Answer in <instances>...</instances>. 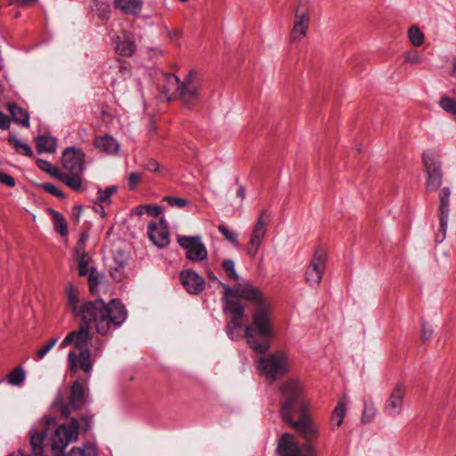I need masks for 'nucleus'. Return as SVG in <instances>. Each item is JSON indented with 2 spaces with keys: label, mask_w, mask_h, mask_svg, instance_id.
I'll return each instance as SVG.
<instances>
[{
  "label": "nucleus",
  "mask_w": 456,
  "mask_h": 456,
  "mask_svg": "<svg viewBox=\"0 0 456 456\" xmlns=\"http://www.w3.org/2000/svg\"><path fill=\"white\" fill-rule=\"evenodd\" d=\"M222 285L224 289L225 306L224 310L231 314V320L226 325L228 337L232 339L239 337L245 315L244 306L234 297L252 302L256 305V310L252 314V324L245 326V338L254 352L265 354L270 348L271 339L274 337L271 317V301L265 298L260 289L249 282L238 283L233 288L225 284Z\"/></svg>",
  "instance_id": "obj_1"
},
{
  "label": "nucleus",
  "mask_w": 456,
  "mask_h": 456,
  "mask_svg": "<svg viewBox=\"0 0 456 456\" xmlns=\"http://www.w3.org/2000/svg\"><path fill=\"white\" fill-rule=\"evenodd\" d=\"M66 296L73 314L83 322H94L96 331L102 336L109 335L126 319V308L118 300L108 304L102 300L87 301L79 305V290L70 282L66 286Z\"/></svg>",
  "instance_id": "obj_2"
},
{
  "label": "nucleus",
  "mask_w": 456,
  "mask_h": 456,
  "mask_svg": "<svg viewBox=\"0 0 456 456\" xmlns=\"http://www.w3.org/2000/svg\"><path fill=\"white\" fill-rule=\"evenodd\" d=\"M29 434L34 455H43L46 441L53 456H61L66 447L78 438L77 419L72 418L69 425H58L55 418L46 417Z\"/></svg>",
  "instance_id": "obj_3"
},
{
  "label": "nucleus",
  "mask_w": 456,
  "mask_h": 456,
  "mask_svg": "<svg viewBox=\"0 0 456 456\" xmlns=\"http://www.w3.org/2000/svg\"><path fill=\"white\" fill-rule=\"evenodd\" d=\"M289 426L305 440V444L300 447L294 436L284 433L278 443L279 456H314L315 449L312 442L318 438L319 429L309 412L300 415L299 419Z\"/></svg>",
  "instance_id": "obj_4"
},
{
  "label": "nucleus",
  "mask_w": 456,
  "mask_h": 456,
  "mask_svg": "<svg viewBox=\"0 0 456 456\" xmlns=\"http://www.w3.org/2000/svg\"><path fill=\"white\" fill-rule=\"evenodd\" d=\"M304 388L298 380L291 379L281 387V402L280 414L284 422L291 425L300 415L310 411L309 403L304 399Z\"/></svg>",
  "instance_id": "obj_5"
},
{
  "label": "nucleus",
  "mask_w": 456,
  "mask_h": 456,
  "mask_svg": "<svg viewBox=\"0 0 456 456\" xmlns=\"http://www.w3.org/2000/svg\"><path fill=\"white\" fill-rule=\"evenodd\" d=\"M62 166L65 171L56 177L75 191L83 190L82 174L85 170L86 155L81 149L69 147L62 153Z\"/></svg>",
  "instance_id": "obj_6"
},
{
  "label": "nucleus",
  "mask_w": 456,
  "mask_h": 456,
  "mask_svg": "<svg viewBox=\"0 0 456 456\" xmlns=\"http://www.w3.org/2000/svg\"><path fill=\"white\" fill-rule=\"evenodd\" d=\"M103 345L102 340L97 339L94 345L93 353L89 350L76 351L70 349L67 357L68 369L70 373L76 374L78 371H83L86 375L90 376L94 367L93 357H98L102 354Z\"/></svg>",
  "instance_id": "obj_7"
},
{
  "label": "nucleus",
  "mask_w": 456,
  "mask_h": 456,
  "mask_svg": "<svg viewBox=\"0 0 456 456\" xmlns=\"http://www.w3.org/2000/svg\"><path fill=\"white\" fill-rule=\"evenodd\" d=\"M258 369L270 382H273L288 371L287 355L283 352H276L268 356L260 357Z\"/></svg>",
  "instance_id": "obj_8"
},
{
  "label": "nucleus",
  "mask_w": 456,
  "mask_h": 456,
  "mask_svg": "<svg viewBox=\"0 0 456 456\" xmlns=\"http://www.w3.org/2000/svg\"><path fill=\"white\" fill-rule=\"evenodd\" d=\"M89 402V389L86 384H82L77 380L70 386L69 403H65L61 398H59L55 404L60 407L61 416L67 418L70 414V408L78 411Z\"/></svg>",
  "instance_id": "obj_9"
},
{
  "label": "nucleus",
  "mask_w": 456,
  "mask_h": 456,
  "mask_svg": "<svg viewBox=\"0 0 456 456\" xmlns=\"http://www.w3.org/2000/svg\"><path fill=\"white\" fill-rule=\"evenodd\" d=\"M327 251L324 248H318L305 268L304 280L311 288L316 289L320 286L326 269Z\"/></svg>",
  "instance_id": "obj_10"
},
{
  "label": "nucleus",
  "mask_w": 456,
  "mask_h": 456,
  "mask_svg": "<svg viewBox=\"0 0 456 456\" xmlns=\"http://www.w3.org/2000/svg\"><path fill=\"white\" fill-rule=\"evenodd\" d=\"M200 81L194 71H190L182 80L177 99L188 108L194 105L200 100Z\"/></svg>",
  "instance_id": "obj_11"
},
{
  "label": "nucleus",
  "mask_w": 456,
  "mask_h": 456,
  "mask_svg": "<svg viewBox=\"0 0 456 456\" xmlns=\"http://www.w3.org/2000/svg\"><path fill=\"white\" fill-rule=\"evenodd\" d=\"M94 322H83L77 330L69 331L60 344V349L73 346L76 351L89 350L88 342L91 338L89 324Z\"/></svg>",
  "instance_id": "obj_12"
},
{
  "label": "nucleus",
  "mask_w": 456,
  "mask_h": 456,
  "mask_svg": "<svg viewBox=\"0 0 456 456\" xmlns=\"http://www.w3.org/2000/svg\"><path fill=\"white\" fill-rule=\"evenodd\" d=\"M422 159L427 173V190L436 191L442 184L441 163L432 152H424Z\"/></svg>",
  "instance_id": "obj_13"
},
{
  "label": "nucleus",
  "mask_w": 456,
  "mask_h": 456,
  "mask_svg": "<svg viewBox=\"0 0 456 456\" xmlns=\"http://www.w3.org/2000/svg\"><path fill=\"white\" fill-rule=\"evenodd\" d=\"M177 242L186 250V257L191 261L200 262L208 256V250L200 236L178 235Z\"/></svg>",
  "instance_id": "obj_14"
},
{
  "label": "nucleus",
  "mask_w": 456,
  "mask_h": 456,
  "mask_svg": "<svg viewBox=\"0 0 456 456\" xmlns=\"http://www.w3.org/2000/svg\"><path fill=\"white\" fill-rule=\"evenodd\" d=\"M406 395V387L403 382H398L392 389L388 398L384 403L383 411L389 417L400 415L403 407Z\"/></svg>",
  "instance_id": "obj_15"
},
{
  "label": "nucleus",
  "mask_w": 456,
  "mask_h": 456,
  "mask_svg": "<svg viewBox=\"0 0 456 456\" xmlns=\"http://www.w3.org/2000/svg\"><path fill=\"white\" fill-rule=\"evenodd\" d=\"M265 211H261L255 225L253 226L251 236L249 239V246L247 249L248 255L250 257H255L257 254L258 248L261 246L265 235L267 222L264 219Z\"/></svg>",
  "instance_id": "obj_16"
},
{
  "label": "nucleus",
  "mask_w": 456,
  "mask_h": 456,
  "mask_svg": "<svg viewBox=\"0 0 456 456\" xmlns=\"http://www.w3.org/2000/svg\"><path fill=\"white\" fill-rule=\"evenodd\" d=\"M148 234L150 240L159 248H165L170 242L168 229L163 218L159 222L151 221L149 224Z\"/></svg>",
  "instance_id": "obj_17"
},
{
  "label": "nucleus",
  "mask_w": 456,
  "mask_h": 456,
  "mask_svg": "<svg viewBox=\"0 0 456 456\" xmlns=\"http://www.w3.org/2000/svg\"><path fill=\"white\" fill-rule=\"evenodd\" d=\"M180 276L182 284L190 294H199L203 291L205 281L193 270L183 271Z\"/></svg>",
  "instance_id": "obj_18"
},
{
  "label": "nucleus",
  "mask_w": 456,
  "mask_h": 456,
  "mask_svg": "<svg viewBox=\"0 0 456 456\" xmlns=\"http://www.w3.org/2000/svg\"><path fill=\"white\" fill-rule=\"evenodd\" d=\"M116 52L121 56L131 57L136 49L134 36L128 31H122L116 37Z\"/></svg>",
  "instance_id": "obj_19"
},
{
  "label": "nucleus",
  "mask_w": 456,
  "mask_h": 456,
  "mask_svg": "<svg viewBox=\"0 0 456 456\" xmlns=\"http://www.w3.org/2000/svg\"><path fill=\"white\" fill-rule=\"evenodd\" d=\"M309 28V14L305 12L296 11L293 28L290 33L292 42L299 41L306 36Z\"/></svg>",
  "instance_id": "obj_20"
},
{
  "label": "nucleus",
  "mask_w": 456,
  "mask_h": 456,
  "mask_svg": "<svg viewBox=\"0 0 456 456\" xmlns=\"http://www.w3.org/2000/svg\"><path fill=\"white\" fill-rule=\"evenodd\" d=\"M451 195L450 189L444 187L440 192V230L443 232V238L445 236L446 226L449 216V198Z\"/></svg>",
  "instance_id": "obj_21"
},
{
  "label": "nucleus",
  "mask_w": 456,
  "mask_h": 456,
  "mask_svg": "<svg viewBox=\"0 0 456 456\" xmlns=\"http://www.w3.org/2000/svg\"><path fill=\"white\" fill-rule=\"evenodd\" d=\"M96 149L107 154H115L119 150V143L110 135L96 137L94 140Z\"/></svg>",
  "instance_id": "obj_22"
},
{
  "label": "nucleus",
  "mask_w": 456,
  "mask_h": 456,
  "mask_svg": "<svg viewBox=\"0 0 456 456\" xmlns=\"http://www.w3.org/2000/svg\"><path fill=\"white\" fill-rule=\"evenodd\" d=\"M114 5L126 14L137 15L142 7V0H114Z\"/></svg>",
  "instance_id": "obj_23"
},
{
  "label": "nucleus",
  "mask_w": 456,
  "mask_h": 456,
  "mask_svg": "<svg viewBox=\"0 0 456 456\" xmlns=\"http://www.w3.org/2000/svg\"><path fill=\"white\" fill-rule=\"evenodd\" d=\"M346 412V400L345 397H343L338 402L335 409L332 411V414L330 417L331 429L335 430L342 425Z\"/></svg>",
  "instance_id": "obj_24"
},
{
  "label": "nucleus",
  "mask_w": 456,
  "mask_h": 456,
  "mask_svg": "<svg viewBox=\"0 0 456 456\" xmlns=\"http://www.w3.org/2000/svg\"><path fill=\"white\" fill-rule=\"evenodd\" d=\"M7 109L11 113L12 120L25 127L29 126L28 114L15 103H8Z\"/></svg>",
  "instance_id": "obj_25"
},
{
  "label": "nucleus",
  "mask_w": 456,
  "mask_h": 456,
  "mask_svg": "<svg viewBox=\"0 0 456 456\" xmlns=\"http://www.w3.org/2000/svg\"><path fill=\"white\" fill-rule=\"evenodd\" d=\"M37 150L39 153H53L56 151V140L50 135H40L36 140Z\"/></svg>",
  "instance_id": "obj_26"
},
{
  "label": "nucleus",
  "mask_w": 456,
  "mask_h": 456,
  "mask_svg": "<svg viewBox=\"0 0 456 456\" xmlns=\"http://www.w3.org/2000/svg\"><path fill=\"white\" fill-rule=\"evenodd\" d=\"M182 80L174 74L166 76V83L163 86L169 98H176L180 90Z\"/></svg>",
  "instance_id": "obj_27"
},
{
  "label": "nucleus",
  "mask_w": 456,
  "mask_h": 456,
  "mask_svg": "<svg viewBox=\"0 0 456 456\" xmlns=\"http://www.w3.org/2000/svg\"><path fill=\"white\" fill-rule=\"evenodd\" d=\"M26 379V372L21 366H17L6 376V380L11 386L19 387L23 384Z\"/></svg>",
  "instance_id": "obj_28"
},
{
  "label": "nucleus",
  "mask_w": 456,
  "mask_h": 456,
  "mask_svg": "<svg viewBox=\"0 0 456 456\" xmlns=\"http://www.w3.org/2000/svg\"><path fill=\"white\" fill-rule=\"evenodd\" d=\"M53 221L55 231H57L62 237L68 234V224L65 217L60 212L51 210Z\"/></svg>",
  "instance_id": "obj_29"
},
{
  "label": "nucleus",
  "mask_w": 456,
  "mask_h": 456,
  "mask_svg": "<svg viewBox=\"0 0 456 456\" xmlns=\"http://www.w3.org/2000/svg\"><path fill=\"white\" fill-rule=\"evenodd\" d=\"M8 142L14 147L18 153L28 157H31L33 155L31 148L27 143L21 142L16 135L9 136Z\"/></svg>",
  "instance_id": "obj_30"
},
{
  "label": "nucleus",
  "mask_w": 456,
  "mask_h": 456,
  "mask_svg": "<svg viewBox=\"0 0 456 456\" xmlns=\"http://www.w3.org/2000/svg\"><path fill=\"white\" fill-rule=\"evenodd\" d=\"M61 456H97V450L92 444L84 445L82 448L74 447L65 455L61 452Z\"/></svg>",
  "instance_id": "obj_31"
},
{
  "label": "nucleus",
  "mask_w": 456,
  "mask_h": 456,
  "mask_svg": "<svg viewBox=\"0 0 456 456\" xmlns=\"http://www.w3.org/2000/svg\"><path fill=\"white\" fill-rule=\"evenodd\" d=\"M94 415L90 411L83 413L79 416L77 419V427L78 431L81 430L83 432H87L92 428L94 422Z\"/></svg>",
  "instance_id": "obj_32"
},
{
  "label": "nucleus",
  "mask_w": 456,
  "mask_h": 456,
  "mask_svg": "<svg viewBox=\"0 0 456 456\" xmlns=\"http://www.w3.org/2000/svg\"><path fill=\"white\" fill-rule=\"evenodd\" d=\"M408 35L411 43L414 46L419 47L423 45L425 37L424 33L417 26L411 27L409 28Z\"/></svg>",
  "instance_id": "obj_33"
},
{
  "label": "nucleus",
  "mask_w": 456,
  "mask_h": 456,
  "mask_svg": "<svg viewBox=\"0 0 456 456\" xmlns=\"http://www.w3.org/2000/svg\"><path fill=\"white\" fill-rule=\"evenodd\" d=\"M376 412L377 410L373 401L371 399L364 401L362 420L363 422H370L374 419Z\"/></svg>",
  "instance_id": "obj_34"
},
{
  "label": "nucleus",
  "mask_w": 456,
  "mask_h": 456,
  "mask_svg": "<svg viewBox=\"0 0 456 456\" xmlns=\"http://www.w3.org/2000/svg\"><path fill=\"white\" fill-rule=\"evenodd\" d=\"M118 191L117 186L111 185L105 189L98 190L97 200L100 203L110 204V197L114 195Z\"/></svg>",
  "instance_id": "obj_35"
},
{
  "label": "nucleus",
  "mask_w": 456,
  "mask_h": 456,
  "mask_svg": "<svg viewBox=\"0 0 456 456\" xmlns=\"http://www.w3.org/2000/svg\"><path fill=\"white\" fill-rule=\"evenodd\" d=\"M217 229L221 232V234L225 238V240H227L229 242H231L232 245L236 247L239 245L238 234L234 231L229 229L224 224H219Z\"/></svg>",
  "instance_id": "obj_36"
},
{
  "label": "nucleus",
  "mask_w": 456,
  "mask_h": 456,
  "mask_svg": "<svg viewBox=\"0 0 456 456\" xmlns=\"http://www.w3.org/2000/svg\"><path fill=\"white\" fill-rule=\"evenodd\" d=\"M77 268H78V275L86 276L90 273V269L88 268V265L91 261V257L89 255H83L77 256Z\"/></svg>",
  "instance_id": "obj_37"
},
{
  "label": "nucleus",
  "mask_w": 456,
  "mask_h": 456,
  "mask_svg": "<svg viewBox=\"0 0 456 456\" xmlns=\"http://www.w3.org/2000/svg\"><path fill=\"white\" fill-rule=\"evenodd\" d=\"M439 106L446 112L452 114L456 117V101L450 97H442L439 102Z\"/></svg>",
  "instance_id": "obj_38"
},
{
  "label": "nucleus",
  "mask_w": 456,
  "mask_h": 456,
  "mask_svg": "<svg viewBox=\"0 0 456 456\" xmlns=\"http://www.w3.org/2000/svg\"><path fill=\"white\" fill-rule=\"evenodd\" d=\"M88 239V234L86 232H83L79 238V240L77 242V245L75 247V255L76 256H83V255H88L86 250V242Z\"/></svg>",
  "instance_id": "obj_39"
},
{
  "label": "nucleus",
  "mask_w": 456,
  "mask_h": 456,
  "mask_svg": "<svg viewBox=\"0 0 456 456\" xmlns=\"http://www.w3.org/2000/svg\"><path fill=\"white\" fill-rule=\"evenodd\" d=\"M163 201L167 202L168 205L171 207H175L179 208H183L188 204V200L186 199L172 196H165L163 198Z\"/></svg>",
  "instance_id": "obj_40"
},
{
  "label": "nucleus",
  "mask_w": 456,
  "mask_h": 456,
  "mask_svg": "<svg viewBox=\"0 0 456 456\" xmlns=\"http://www.w3.org/2000/svg\"><path fill=\"white\" fill-rule=\"evenodd\" d=\"M58 338H53L45 346L40 348L36 354L37 360L43 359L50 350L57 344Z\"/></svg>",
  "instance_id": "obj_41"
},
{
  "label": "nucleus",
  "mask_w": 456,
  "mask_h": 456,
  "mask_svg": "<svg viewBox=\"0 0 456 456\" xmlns=\"http://www.w3.org/2000/svg\"><path fill=\"white\" fill-rule=\"evenodd\" d=\"M222 266L229 277L232 278L235 281L239 280V276L235 271L234 262L231 259H225L223 261Z\"/></svg>",
  "instance_id": "obj_42"
},
{
  "label": "nucleus",
  "mask_w": 456,
  "mask_h": 456,
  "mask_svg": "<svg viewBox=\"0 0 456 456\" xmlns=\"http://www.w3.org/2000/svg\"><path fill=\"white\" fill-rule=\"evenodd\" d=\"M88 286L92 294H94L100 282L95 268H91L88 273Z\"/></svg>",
  "instance_id": "obj_43"
},
{
  "label": "nucleus",
  "mask_w": 456,
  "mask_h": 456,
  "mask_svg": "<svg viewBox=\"0 0 456 456\" xmlns=\"http://www.w3.org/2000/svg\"><path fill=\"white\" fill-rule=\"evenodd\" d=\"M37 164L40 169H42L49 174H52L55 176L60 172V171H57V168L54 166H53L50 162H48L46 160L38 159L37 161Z\"/></svg>",
  "instance_id": "obj_44"
},
{
  "label": "nucleus",
  "mask_w": 456,
  "mask_h": 456,
  "mask_svg": "<svg viewBox=\"0 0 456 456\" xmlns=\"http://www.w3.org/2000/svg\"><path fill=\"white\" fill-rule=\"evenodd\" d=\"M43 188L47 192H49L50 194H52L53 196H56L58 198H60V199H64L65 198V194L59 188H57L54 184L45 183L43 185Z\"/></svg>",
  "instance_id": "obj_45"
},
{
  "label": "nucleus",
  "mask_w": 456,
  "mask_h": 456,
  "mask_svg": "<svg viewBox=\"0 0 456 456\" xmlns=\"http://www.w3.org/2000/svg\"><path fill=\"white\" fill-rule=\"evenodd\" d=\"M0 183L8 186V187H14L15 186V180L14 178L4 172H0Z\"/></svg>",
  "instance_id": "obj_46"
},
{
  "label": "nucleus",
  "mask_w": 456,
  "mask_h": 456,
  "mask_svg": "<svg viewBox=\"0 0 456 456\" xmlns=\"http://www.w3.org/2000/svg\"><path fill=\"white\" fill-rule=\"evenodd\" d=\"M162 212V208L156 205H146V213L150 216H159Z\"/></svg>",
  "instance_id": "obj_47"
},
{
  "label": "nucleus",
  "mask_w": 456,
  "mask_h": 456,
  "mask_svg": "<svg viewBox=\"0 0 456 456\" xmlns=\"http://www.w3.org/2000/svg\"><path fill=\"white\" fill-rule=\"evenodd\" d=\"M141 179V175L139 173H131L128 176V183L131 189H134Z\"/></svg>",
  "instance_id": "obj_48"
},
{
  "label": "nucleus",
  "mask_w": 456,
  "mask_h": 456,
  "mask_svg": "<svg viewBox=\"0 0 456 456\" xmlns=\"http://www.w3.org/2000/svg\"><path fill=\"white\" fill-rule=\"evenodd\" d=\"M37 0H9V4H18L20 7L25 8Z\"/></svg>",
  "instance_id": "obj_49"
},
{
  "label": "nucleus",
  "mask_w": 456,
  "mask_h": 456,
  "mask_svg": "<svg viewBox=\"0 0 456 456\" xmlns=\"http://www.w3.org/2000/svg\"><path fill=\"white\" fill-rule=\"evenodd\" d=\"M406 61L411 64H417L420 61V56L417 52L409 53Z\"/></svg>",
  "instance_id": "obj_50"
},
{
  "label": "nucleus",
  "mask_w": 456,
  "mask_h": 456,
  "mask_svg": "<svg viewBox=\"0 0 456 456\" xmlns=\"http://www.w3.org/2000/svg\"><path fill=\"white\" fill-rule=\"evenodd\" d=\"M10 126V118L7 115L0 111V128L7 129Z\"/></svg>",
  "instance_id": "obj_51"
},
{
  "label": "nucleus",
  "mask_w": 456,
  "mask_h": 456,
  "mask_svg": "<svg viewBox=\"0 0 456 456\" xmlns=\"http://www.w3.org/2000/svg\"><path fill=\"white\" fill-rule=\"evenodd\" d=\"M432 334H433V330L431 329V327H429L427 324H423V326H422V338L424 340H428L430 338V337L432 336Z\"/></svg>",
  "instance_id": "obj_52"
},
{
  "label": "nucleus",
  "mask_w": 456,
  "mask_h": 456,
  "mask_svg": "<svg viewBox=\"0 0 456 456\" xmlns=\"http://www.w3.org/2000/svg\"><path fill=\"white\" fill-rule=\"evenodd\" d=\"M145 167L149 170V171H151V172H157L159 168V164L154 160V159H150L146 165H145Z\"/></svg>",
  "instance_id": "obj_53"
},
{
  "label": "nucleus",
  "mask_w": 456,
  "mask_h": 456,
  "mask_svg": "<svg viewBox=\"0 0 456 456\" xmlns=\"http://www.w3.org/2000/svg\"><path fill=\"white\" fill-rule=\"evenodd\" d=\"M134 211L137 215L142 216L144 212H146V205L137 206Z\"/></svg>",
  "instance_id": "obj_54"
},
{
  "label": "nucleus",
  "mask_w": 456,
  "mask_h": 456,
  "mask_svg": "<svg viewBox=\"0 0 456 456\" xmlns=\"http://www.w3.org/2000/svg\"><path fill=\"white\" fill-rule=\"evenodd\" d=\"M237 195L239 197H240L242 200L245 198L246 191H245L244 186L240 185V187L238 188V191H237Z\"/></svg>",
  "instance_id": "obj_55"
},
{
  "label": "nucleus",
  "mask_w": 456,
  "mask_h": 456,
  "mask_svg": "<svg viewBox=\"0 0 456 456\" xmlns=\"http://www.w3.org/2000/svg\"><path fill=\"white\" fill-rule=\"evenodd\" d=\"M180 37H181V32L179 30H175L171 35L172 39H174V38L178 39V38H180Z\"/></svg>",
  "instance_id": "obj_56"
},
{
  "label": "nucleus",
  "mask_w": 456,
  "mask_h": 456,
  "mask_svg": "<svg viewBox=\"0 0 456 456\" xmlns=\"http://www.w3.org/2000/svg\"><path fill=\"white\" fill-rule=\"evenodd\" d=\"M9 456H29V455H27V454H23L21 452H14V453H12L10 454Z\"/></svg>",
  "instance_id": "obj_57"
},
{
  "label": "nucleus",
  "mask_w": 456,
  "mask_h": 456,
  "mask_svg": "<svg viewBox=\"0 0 456 456\" xmlns=\"http://www.w3.org/2000/svg\"><path fill=\"white\" fill-rule=\"evenodd\" d=\"M119 69H120V72H125V71H127V69L125 65L121 64L119 66Z\"/></svg>",
  "instance_id": "obj_58"
},
{
  "label": "nucleus",
  "mask_w": 456,
  "mask_h": 456,
  "mask_svg": "<svg viewBox=\"0 0 456 456\" xmlns=\"http://www.w3.org/2000/svg\"><path fill=\"white\" fill-rule=\"evenodd\" d=\"M208 277H209V279H211L213 281H216L217 280L216 277L211 272L208 273Z\"/></svg>",
  "instance_id": "obj_59"
},
{
  "label": "nucleus",
  "mask_w": 456,
  "mask_h": 456,
  "mask_svg": "<svg viewBox=\"0 0 456 456\" xmlns=\"http://www.w3.org/2000/svg\"><path fill=\"white\" fill-rule=\"evenodd\" d=\"M99 208L102 209V216H105V212H104V210H103V208H102V207H101V206H100Z\"/></svg>",
  "instance_id": "obj_60"
},
{
  "label": "nucleus",
  "mask_w": 456,
  "mask_h": 456,
  "mask_svg": "<svg viewBox=\"0 0 456 456\" xmlns=\"http://www.w3.org/2000/svg\"><path fill=\"white\" fill-rule=\"evenodd\" d=\"M181 2L184 3V2H187L188 0H180Z\"/></svg>",
  "instance_id": "obj_61"
},
{
  "label": "nucleus",
  "mask_w": 456,
  "mask_h": 456,
  "mask_svg": "<svg viewBox=\"0 0 456 456\" xmlns=\"http://www.w3.org/2000/svg\"><path fill=\"white\" fill-rule=\"evenodd\" d=\"M453 93L456 94V90H454Z\"/></svg>",
  "instance_id": "obj_62"
},
{
  "label": "nucleus",
  "mask_w": 456,
  "mask_h": 456,
  "mask_svg": "<svg viewBox=\"0 0 456 456\" xmlns=\"http://www.w3.org/2000/svg\"><path fill=\"white\" fill-rule=\"evenodd\" d=\"M454 456H456V454Z\"/></svg>",
  "instance_id": "obj_63"
}]
</instances>
